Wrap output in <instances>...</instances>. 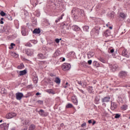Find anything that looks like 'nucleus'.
Returning <instances> with one entry per match:
<instances>
[{
	"mask_svg": "<svg viewBox=\"0 0 130 130\" xmlns=\"http://www.w3.org/2000/svg\"><path fill=\"white\" fill-rule=\"evenodd\" d=\"M23 68H24V64H21L20 66L17 67V69H18V70H22Z\"/></svg>",
	"mask_w": 130,
	"mask_h": 130,
	"instance_id": "b1692460",
	"label": "nucleus"
},
{
	"mask_svg": "<svg viewBox=\"0 0 130 130\" xmlns=\"http://www.w3.org/2000/svg\"><path fill=\"white\" fill-rule=\"evenodd\" d=\"M71 64L68 63H64L62 65V69L64 71H69L71 70Z\"/></svg>",
	"mask_w": 130,
	"mask_h": 130,
	"instance_id": "f257e3e1",
	"label": "nucleus"
},
{
	"mask_svg": "<svg viewBox=\"0 0 130 130\" xmlns=\"http://www.w3.org/2000/svg\"><path fill=\"white\" fill-rule=\"evenodd\" d=\"M3 122V120H0V122Z\"/></svg>",
	"mask_w": 130,
	"mask_h": 130,
	"instance_id": "052dcab7",
	"label": "nucleus"
},
{
	"mask_svg": "<svg viewBox=\"0 0 130 130\" xmlns=\"http://www.w3.org/2000/svg\"><path fill=\"white\" fill-rule=\"evenodd\" d=\"M1 24H4V18L1 19Z\"/></svg>",
	"mask_w": 130,
	"mask_h": 130,
	"instance_id": "79ce46f5",
	"label": "nucleus"
},
{
	"mask_svg": "<svg viewBox=\"0 0 130 130\" xmlns=\"http://www.w3.org/2000/svg\"><path fill=\"white\" fill-rule=\"evenodd\" d=\"M59 40H61V39H56L55 40V42H56V43H59Z\"/></svg>",
	"mask_w": 130,
	"mask_h": 130,
	"instance_id": "c9c22d12",
	"label": "nucleus"
},
{
	"mask_svg": "<svg viewBox=\"0 0 130 130\" xmlns=\"http://www.w3.org/2000/svg\"><path fill=\"white\" fill-rule=\"evenodd\" d=\"M36 95L37 96H38V95H40V93L37 92V93L36 94Z\"/></svg>",
	"mask_w": 130,
	"mask_h": 130,
	"instance_id": "3c124183",
	"label": "nucleus"
},
{
	"mask_svg": "<svg viewBox=\"0 0 130 130\" xmlns=\"http://www.w3.org/2000/svg\"><path fill=\"white\" fill-rule=\"evenodd\" d=\"M37 102V103H38V104H40V105L43 104V102L42 101L39 100V101H38Z\"/></svg>",
	"mask_w": 130,
	"mask_h": 130,
	"instance_id": "e433bc0d",
	"label": "nucleus"
},
{
	"mask_svg": "<svg viewBox=\"0 0 130 130\" xmlns=\"http://www.w3.org/2000/svg\"><path fill=\"white\" fill-rule=\"evenodd\" d=\"M119 17L120 18H121V19H124L126 17V15L122 12H121L119 14Z\"/></svg>",
	"mask_w": 130,
	"mask_h": 130,
	"instance_id": "2eb2a0df",
	"label": "nucleus"
},
{
	"mask_svg": "<svg viewBox=\"0 0 130 130\" xmlns=\"http://www.w3.org/2000/svg\"><path fill=\"white\" fill-rule=\"evenodd\" d=\"M62 60L63 61H64V60H66V58H63Z\"/></svg>",
	"mask_w": 130,
	"mask_h": 130,
	"instance_id": "4d7b16f0",
	"label": "nucleus"
},
{
	"mask_svg": "<svg viewBox=\"0 0 130 130\" xmlns=\"http://www.w3.org/2000/svg\"><path fill=\"white\" fill-rule=\"evenodd\" d=\"M87 63L89 64H92V60H89L87 61Z\"/></svg>",
	"mask_w": 130,
	"mask_h": 130,
	"instance_id": "c03bdc74",
	"label": "nucleus"
},
{
	"mask_svg": "<svg viewBox=\"0 0 130 130\" xmlns=\"http://www.w3.org/2000/svg\"><path fill=\"white\" fill-rule=\"evenodd\" d=\"M108 52H110V53H113L114 52V49H108Z\"/></svg>",
	"mask_w": 130,
	"mask_h": 130,
	"instance_id": "a878e982",
	"label": "nucleus"
},
{
	"mask_svg": "<svg viewBox=\"0 0 130 130\" xmlns=\"http://www.w3.org/2000/svg\"><path fill=\"white\" fill-rule=\"evenodd\" d=\"M86 122H84L81 124V127H84V126H86Z\"/></svg>",
	"mask_w": 130,
	"mask_h": 130,
	"instance_id": "a19ab883",
	"label": "nucleus"
},
{
	"mask_svg": "<svg viewBox=\"0 0 130 130\" xmlns=\"http://www.w3.org/2000/svg\"><path fill=\"white\" fill-rule=\"evenodd\" d=\"M11 130H15V129H14V128H13V129H12Z\"/></svg>",
	"mask_w": 130,
	"mask_h": 130,
	"instance_id": "680f3d73",
	"label": "nucleus"
},
{
	"mask_svg": "<svg viewBox=\"0 0 130 130\" xmlns=\"http://www.w3.org/2000/svg\"><path fill=\"white\" fill-rule=\"evenodd\" d=\"M34 82L35 83H37V82H38V78H36L35 79H34Z\"/></svg>",
	"mask_w": 130,
	"mask_h": 130,
	"instance_id": "58836bf2",
	"label": "nucleus"
},
{
	"mask_svg": "<svg viewBox=\"0 0 130 130\" xmlns=\"http://www.w3.org/2000/svg\"><path fill=\"white\" fill-rule=\"evenodd\" d=\"M39 57H40V58H44V56H43V55L42 54H39L38 55Z\"/></svg>",
	"mask_w": 130,
	"mask_h": 130,
	"instance_id": "473e14b6",
	"label": "nucleus"
},
{
	"mask_svg": "<svg viewBox=\"0 0 130 130\" xmlns=\"http://www.w3.org/2000/svg\"><path fill=\"white\" fill-rule=\"evenodd\" d=\"M63 16H64V14H63L61 16H62V17Z\"/></svg>",
	"mask_w": 130,
	"mask_h": 130,
	"instance_id": "bf43d9fd",
	"label": "nucleus"
},
{
	"mask_svg": "<svg viewBox=\"0 0 130 130\" xmlns=\"http://www.w3.org/2000/svg\"><path fill=\"white\" fill-rule=\"evenodd\" d=\"M1 127L3 128V130H8L9 128V124L4 123L1 125Z\"/></svg>",
	"mask_w": 130,
	"mask_h": 130,
	"instance_id": "20e7f679",
	"label": "nucleus"
},
{
	"mask_svg": "<svg viewBox=\"0 0 130 130\" xmlns=\"http://www.w3.org/2000/svg\"><path fill=\"white\" fill-rule=\"evenodd\" d=\"M72 102L75 104V105H78V100L75 96L72 97Z\"/></svg>",
	"mask_w": 130,
	"mask_h": 130,
	"instance_id": "9d476101",
	"label": "nucleus"
},
{
	"mask_svg": "<svg viewBox=\"0 0 130 130\" xmlns=\"http://www.w3.org/2000/svg\"><path fill=\"white\" fill-rule=\"evenodd\" d=\"M120 117V114H116L115 116V118H119Z\"/></svg>",
	"mask_w": 130,
	"mask_h": 130,
	"instance_id": "2f4dec72",
	"label": "nucleus"
},
{
	"mask_svg": "<svg viewBox=\"0 0 130 130\" xmlns=\"http://www.w3.org/2000/svg\"><path fill=\"white\" fill-rule=\"evenodd\" d=\"M72 29L74 30V31H80V30H81V28H80V27L77 25L73 26Z\"/></svg>",
	"mask_w": 130,
	"mask_h": 130,
	"instance_id": "f8f14e48",
	"label": "nucleus"
},
{
	"mask_svg": "<svg viewBox=\"0 0 130 130\" xmlns=\"http://www.w3.org/2000/svg\"><path fill=\"white\" fill-rule=\"evenodd\" d=\"M23 96H24V94H23L22 93L17 92L16 93V98L17 100H21V99L23 98Z\"/></svg>",
	"mask_w": 130,
	"mask_h": 130,
	"instance_id": "7ed1b4c3",
	"label": "nucleus"
},
{
	"mask_svg": "<svg viewBox=\"0 0 130 130\" xmlns=\"http://www.w3.org/2000/svg\"><path fill=\"white\" fill-rule=\"evenodd\" d=\"M107 27H108V28H109V29H110V30H112V26H110V23H108L106 24Z\"/></svg>",
	"mask_w": 130,
	"mask_h": 130,
	"instance_id": "393cba45",
	"label": "nucleus"
},
{
	"mask_svg": "<svg viewBox=\"0 0 130 130\" xmlns=\"http://www.w3.org/2000/svg\"><path fill=\"white\" fill-rule=\"evenodd\" d=\"M38 2V0H31L30 3L33 6V7H36L37 6V4Z\"/></svg>",
	"mask_w": 130,
	"mask_h": 130,
	"instance_id": "0eeeda50",
	"label": "nucleus"
},
{
	"mask_svg": "<svg viewBox=\"0 0 130 130\" xmlns=\"http://www.w3.org/2000/svg\"><path fill=\"white\" fill-rule=\"evenodd\" d=\"M95 123H96V121L94 120L92 123V125H94V124H95Z\"/></svg>",
	"mask_w": 130,
	"mask_h": 130,
	"instance_id": "09e8293b",
	"label": "nucleus"
},
{
	"mask_svg": "<svg viewBox=\"0 0 130 130\" xmlns=\"http://www.w3.org/2000/svg\"><path fill=\"white\" fill-rule=\"evenodd\" d=\"M81 86H82L83 87V88H85V87H86V86H87V84L85 82H84L82 83Z\"/></svg>",
	"mask_w": 130,
	"mask_h": 130,
	"instance_id": "f704fd0d",
	"label": "nucleus"
},
{
	"mask_svg": "<svg viewBox=\"0 0 130 130\" xmlns=\"http://www.w3.org/2000/svg\"><path fill=\"white\" fill-rule=\"evenodd\" d=\"M88 91L90 93H92L93 92V87L92 86H89L88 88Z\"/></svg>",
	"mask_w": 130,
	"mask_h": 130,
	"instance_id": "bb28decb",
	"label": "nucleus"
},
{
	"mask_svg": "<svg viewBox=\"0 0 130 130\" xmlns=\"http://www.w3.org/2000/svg\"><path fill=\"white\" fill-rule=\"evenodd\" d=\"M100 61H101L102 62H103V63H106V61L104 59H103V58H101V59H100Z\"/></svg>",
	"mask_w": 130,
	"mask_h": 130,
	"instance_id": "72a5a7b5",
	"label": "nucleus"
},
{
	"mask_svg": "<svg viewBox=\"0 0 130 130\" xmlns=\"http://www.w3.org/2000/svg\"><path fill=\"white\" fill-rule=\"evenodd\" d=\"M60 20H62V16H61L60 18H59Z\"/></svg>",
	"mask_w": 130,
	"mask_h": 130,
	"instance_id": "6e6d98bb",
	"label": "nucleus"
},
{
	"mask_svg": "<svg viewBox=\"0 0 130 130\" xmlns=\"http://www.w3.org/2000/svg\"><path fill=\"white\" fill-rule=\"evenodd\" d=\"M73 107V104H68L66 105V108H72V107Z\"/></svg>",
	"mask_w": 130,
	"mask_h": 130,
	"instance_id": "4be33fe9",
	"label": "nucleus"
},
{
	"mask_svg": "<svg viewBox=\"0 0 130 130\" xmlns=\"http://www.w3.org/2000/svg\"><path fill=\"white\" fill-rule=\"evenodd\" d=\"M110 100V97L107 96L102 99V102H109V101Z\"/></svg>",
	"mask_w": 130,
	"mask_h": 130,
	"instance_id": "1a4fd4ad",
	"label": "nucleus"
},
{
	"mask_svg": "<svg viewBox=\"0 0 130 130\" xmlns=\"http://www.w3.org/2000/svg\"><path fill=\"white\" fill-rule=\"evenodd\" d=\"M123 56H125V57H129V56L127 55V51L126 50H123L122 53Z\"/></svg>",
	"mask_w": 130,
	"mask_h": 130,
	"instance_id": "6e6552de",
	"label": "nucleus"
},
{
	"mask_svg": "<svg viewBox=\"0 0 130 130\" xmlns=\"http://www.w3.org/2000/svg\"><path fill=\"white\" fill-rule=\"evenodd\" d=\"M88 123H92V120H88Z\"/></svg>",
	"mask_w": 130,
	"mask_h": 130,
	"instance_id": "8fccbe9b",
	"label": "nucleus"
},
{
	"mask_svg": "<svg viewBox=\"0 0 130 130\" xmlns=\"http://www.w3.org/2000/svg\"><path fill=\"white\" fill-rule=\"evenodd\" d=\"M34 43H35V44H36V43H37V41L34 40Z\"/></svg>",
	"mask_w": 130,
	"mask_h": 130,
	"instance_id": "603ef678",
	"label": "nucleus"
},
{
	"mask_svg": "<svg viewBox=\"0 0 130 130\" xmlns=\"http://www.w3.org/2000/svg\"><path fill=\"white\" fill-rule=\"evenodd\" d=\"M60 19L58 18V20H57L55 21L56 23H57V22H58L59 21H60Z\"/></svg>",
	"mask_w": 130,
	"mask_h": 130,
	"instance_id": "5fc2aeb1",
	"label": "nucleus"
},
{
	"mask_svg": "<svg viewBox=\"0 0 130 130\" xmlns=\"http://www.w3.org/2000/svg\"><path fill=\"white\" fill-rule=\"evenodd\" d=\"M22 130H27V127L24 128L22 129Z\"/></svg>",
	"mask_w": 130,
	"mask_h": 130,
	"instance_id": "13d9d810",
	"label": "nucleus"
},
{
	"mask_svg": "<svg viewBox=\"0 0 130 130\" xmlns=\"http://www.w3.org/2000/svg\"><path fill=\"white\" fill-rule=\"evenodd\" d=\"M15 116H17V114H16V113H12L7 114L6 117L8 119H10L11 118H13V117H15Z\"/></svg>",
	"mask_w": 130,
	"mask_h": 130,
	"instance_id": "f03ea898",
	"label": "nucleus"
},
{
	"mask_svg": "<svg viewBox=\"0 0 130 130\" xmlns=\"http://www.w3.org/2000/svg\"><path fill=\"white\" fill-rule=\"evenodd\" d=\"M0 15H1L2 17H4V16H6V13L4 11H2L0 13Z\"/></svg>",
	"mask_w": 130,
	"mask_h": 130,
	"instance_id": "c85d7f7f",
	"label": "nucleus"
},
{
	"mask_svg": "<svg viewBox=\"0 0 130 130\" xmlns=\"http://www.w3.org/2000/svg\"><path fill=\"white\" fill-rule=\"evenodd\" d=\"M39 114H40V115H41L42 116H47V115H48V113H44V111L43 110H41L39 112Z\"/></svg>",
	"mask_w": 130,
	"mask_h": 130,
	"instance_id": "423d86ee",
	"label": "nucleus"
},
{
	"mask_svg": "<svg viewBox=\"0 0 130 130\" xmlns=\"http://www.w3.org/2000/svg\"><path fill=\"white\" fill-rule=\"evenodd\" d=\"M55 82L56 84H60V79L59 78L57 77L55 78Z\"/></svg>",
	"mask_w": 130,
	"mask_h": 130,
	"instance_id": "412c9836",
	"label": "nucleus"
},
{
	"mask_svg": "<svg viewBox=\"0 0 130 130\" xmlns=\"http://www.w3.org/2000/svg\"><path fill=\"white\" fill-rule=\"evenodd\" d=\"M25 46H28L29 47H31V46H32V45H31V43H27L25 45Z\"/></svg>",
	"mask_w": 130,
	"mask_h": 130,
	"instance_id": "4c0bfd02",
	"label": "nucleus"
},
{
	"mask_svg": "<svg viewBox=\"0 0 130 130\" xmlns=\"http://www.w3.org/2000/svg\"><path fill=\"white\" fill-rule=\"evenodd\" d=\"M21 33L23 36H26V32L24 31H22Z\"/></svg>",
	"mask_w": 130,
	"mask_h": 130,
	"instance_id": "37998d69",
	"label": "nucleus"
},
{
	"mask_svg": "<svg viewBox=\"0 0 130 130\" xmlns=\"http://www.w3.org/2000/svg\"><path fill=\"white\" fill-rule=\"evenodd\" d=\"M46 91L47 93H49V94H55V92H54V91H53L52 89H47Z\"/></svg>",
	"mask_w": 130,
	"mask_h": 130,
	"instance_id": "4468645a",
	"label": "nucleus"
},
{
	"mask_svg": "<svg viewBox=\"0 0 130 130\" xmlns=\"http://www.w3.org/2000/svg\"><path fill=\"white\" fill-rule=\"evenodd\" d=\"M94 53L92 52H89L87 54V57L88 58L90 59L91 57H93L94 56Z\"/></svg>",
	"mask_w": 130,
	"mask_h": 130,
	"instance_id": "ddd939ff",
	"label": "nucleus"
},
{
	"mask_svg": "<svg viewBox=\"0 0 130 130\" xmlns=\"http://www.w3.org/2000/svg\"><path fill=\"white\" fill-rule=\"evenodd\" d=\"M104 36L105 37H108V36H110L111 35V32L109 30L107 29L103 34Z\"/></svg>",
	"mask_w": 130,
	"mask_h": 130,
	"instance_id": "39448f33",
	"label": "nucleus"
},
{
	"mask_svg": "<svg viewBox=\"0 0 130 130\" xmlns=\"http://www.w3.org/2000/svg\"><path fill=\"white\" fill-rule=\"evenodd\" d=\"M2 94H6V91L3 92V91H1Z\"/></svg>",
	"mask_w": 130,
	"mask_h": 130,
	"instance_id": "864d4df0",
	"label": "nucleus"
},
{
	"mask_svg": "<svg viewBox=\"0 0 130 130\" xmlns=\"http://www.w3.org/2000/svg\"><path fill=\"white\" fill-rule=\"evenodd\" d=\"M11 55L12 56H13V57H19V55L18 54H17L16 52H12L11 53Z\"/></svg>",
	"mask_w": 130,
	"mask_h": 130,
	"instance_id": "6ab92c4d",
	"label": "nucleus"
},
{
	"mask_svg": "<svg viewBox=\"0 0 130 130\" xmlns=\"http://www.w3.org/2000/svg\"><path fill=\"white\" fill-rule=\"evenodd\" d=\"M68 86H70V84H69V83L67 82L66 84V85L64 86V87L67 88V87H68Z\"/></svg>",
	"mask_w": 130,
	"mask_h": 130,
	"instance_id": "a18cd8bd",
	"label": "nucleus"
},
{
	"mask_svg": "<svg viewBox=\"0 0 130 130\" xmlns=\"http://www.w3.org/2000/svg\"><path fill=\"white\" fill-rule=\"evenodd\" d=\"M34 128H35V125H31L29 127V130H32V129H34Z\"/></svg>",
	"mask_w": 130,
	"mask_h": 130,
	"instance_id": "7c9ffc66",
	"label": "nucleus"
},
{
	"mask_svg": "<svg viewBox=\"0 0 130 130\" xmlns=\"http://www.w3.org/2000/svg\"><path fill=\"white\" fill-rule=\"evenodd\" d=\"M26 53L28 56H31V55H32V54H33V51H32L30 49H28V50H27Z\"/></svg>",
	"mask_w": 130,
	"mask_h": 130,
	"instance_id": "9b49d317",
	"label": "nucleus"
},
{
	"mask_svg": "<svg viewBox=\"0 0 130 130\" xmlns=\"http://www.w3.org/2000/svg\"><path fill=\"white\" fill-rule=\"evenodd\" d=\"M78 84H79V85H81V86H82V82L81 81H78Z\"/></svg>",
	"mask_w": 130,
	"mask_h": 130,
	"instance_id": "de8ad7c7",
	"label": "nucleus"
},
{
	"mask_svg": "<svg viewBox=\"0 0 130 130\" xmlns=\"http://www.w3.org/2000/svg\"><path fill=\"white\" fill-rule=\"evenodd\" d=\"M122 110H126V109H127V106L126 105H123L121 107Z\"/></svg>",
	"mask_w": 130,
	"mask_h": 130,
	"instance_id": "5701e85b",
	"label": "nucleus"
},
{
	"mask_svg": "<svg viewBox=\"0 0 130 130\" xmlns=\"http://www.w3.org/2000/svg\"><path fill=\"white\" fill-rule=\"evenodd\" d=\"M117 105H116V104L113 103L111 104V108L112 109V110H114L116 108H117Z\"/></svg>",
	"mask_w": 130,
	"mask_h": 130,
	"instance_id": "dca6fc26",
	"label": "nucleus"
},
{
	"mask_svg": "<svg viewBox=\"0 0 130 130\" xmlns=\"http://www.w3.org/2000/svg\"><path fill=\"white\" fill-rule=\"evenodd\" d=\"M7 18L8 19V20H10V21H12V20H13L12 16H11L10 15H7Z\"/></svg>",
	"mask_w": 130,
	"mask_h": 130,
	"instance_id": "c756f323",
	"label": "nucleus"
},
{
	"mask_svg": "<svg viewBox=\"0 0 130 130\" xmlns=\"http://www.w3.org/2000/svg\"><path fill=\"white\" fill-rule=\"evenodd\" d=\"M15 44L11 43V48H10V49H13V48H14V47L13 46H15Z\"/></svg>",
	"mask_w": 130,
	"mask_h": 130,
	"instance_id": "ea45409f",
	"label": "nucleus"
},
{
	"mask_svg": "<svg viewBox=\"0 0 130 130\" xmlns=\"http://www.w3.org/2000/svg\"><path fill=\"white\" fill-rule=\"evenodd\" d=\"M40 32V29L37 28L35 29L33 31L34 34H39Z\"/></svg>",
	"mask_w": 130,
	"mask_h": 130,
	"instance_id": "a211bd4d",
	"label": "nucleus"
},
{
	"mask_svg": "<svg viewBox=\"0 0 130 130\" xmlns=\"http://www.w3.org/2000/svg\"><path fill=\"white\" fill-rule=\"evenodd\" d=\"M83 29L85 30V31H88L89 30V26L86 25L83 27Z\"/></svg>",
	"mask_w": 130,
	"mask_h": 130,
	"instance_id": "cd10ccee",
	"label": "nucleus"
},
{
	"mask_svg": "<svg viewBox=\"0 0 130 130\" xmlns=\"http://www.w3.org/2000/svg\"><path fill=\"white\" fill-rule=\"evenodd\" d=\"M23 123H24V124H28V123H29V121L28 120H25Z\"/></svg>",
	"mask_w": 130,
	"mask_h": 130,
	"instance_id": "49530a36",
	"label": "nucleus"
},
{
	"mask_svg": "<svg viewBox=\"0 0 130 130\" xmlns=\"http://www.w3.org/2000/svg\"><path fill=\"white\" fill-rule=\"evenodd\" d=\"M26 74H27V71H26V70L19 72L20 76H24V75H26Z\"/></svg>",
	"mask_w": 130,
	"mask_h": 130,
	"instance_id": "f3484780",
	"label": "nucleus"
},
{
	"mask_svg": "<svg viewBox=\"0 0 130 130\" xmlns=\"http://www.w3.org/2000/svg\"><path fill=\"white\" fill-rule=\"evenodd\" d=\"M120 77H125L126 76V73L124 72H122L119 74Z\"/></svg>",
	"mask_w": 130,
	"mask_h": 130,
	"instance_id": "aec40b11",
	"label": "nucleus"
}]
</instances>
